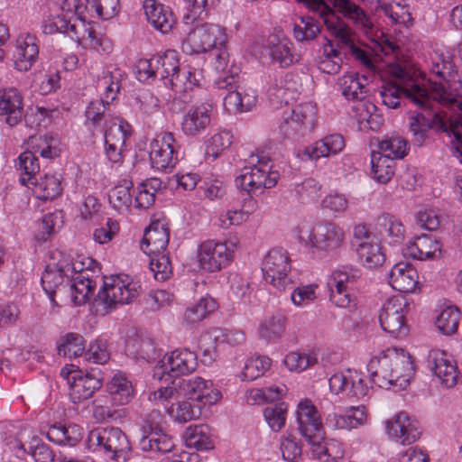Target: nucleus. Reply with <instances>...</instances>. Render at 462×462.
<instances>
[{
	"label": "nucleus",
	"instance_id": "obj_39",
	"mask_svg": "<svg viewBox=\"0 0 462 462\" xmlns=\"http://www.w3.org/2000/svg\"><path fill=\"white\" fill-rule=\"evenodd\" d=\"M110 402L116 406L128 403L134 393L131 382L122 374H116L107 383Z\"/></svg>",
	"mask_w": 462,
	"mask_h": 462
},
{
	"label": "nucleus",
	"instance_id": "obj_10",
	"mask_svg": "<svg viewBox=\"0 0 462 462\" xmlns=\"http://www.w3.org/2000/svg\"><path fill=\"white\" fill-rule=\"evenodd\" d=\"M251 157L252 165L245 166L235 180L237 189L246 191L247 194L262 193L265 189H271L277 184L280 178L279 171L273 170L270 159L264 156Z\"/></svg>",
	"mask_w": 462,
	"mask_h": 462
},
{
	"label": "nucleus",
	"instance_id": "obj_36",
	"mask_svg": "<svg viewBox=\"0 0 462 462\" xmlns=\"http://www.w3.org/2000/svg\"><path fill=\"white\" fill-rule=\"evenodd\" d=\"M439 241L430 236L422 235L410 242L403 250L404 255L419 261L432 260L440 254Z\"/></svg>",
	"mask_w": 462,
	"mask_h": 462
},
{
	"label": "nucleus",
	"instance_id": "obj_14",
	"mask_svg": "<svg viewBox=\"0 0 462 462\" xmlns=\"http://www.w3.org/2000/svg\"><path fill=\"white\" fill-rule=\"evenodd\" d=\"M405 309L406 302L402 297H393L385 301L381 310V327L394 337H403L409 333L405 321Z\"/></svg>",
	"mask_w": 462,
	"mask_h": 462
},
{
	"label": "nucleus",
	"instance_id": "obj_8",
	"mask_svg": "<svg viewBox=\"0 0 462 462\" xmlns=\"http://www.w3.org/2000/svg\"><path fill=\"white\" fill-rule=\"evenodd\" d=\"M141 286L128 275L116 274L105 277L96 302L108 313L118 306L129 304L139 295Z\"/></svg>",
	"mask_w": 462,
	"mask_h": 462
},
{
	"label": "nucleus",
	"instance_id": "obj_4",
	"mask_svg": "<svg viewBox=\"0 0 462 462\" xmlns=\"http://www.w3.org/2000/svg\"><path fill=\"white\" fill-rule=\"evenodd\" d=\"M388 73L393 81L384 83L380 88V97L388 108H397L402 98L410 100L417 106H427L428 89L421 87L409 70L396 63H389Z\"/></svg>",
	"mask_w": 462,
	"mask_h": 462
},
{
	"label": "nucleus",
	"instance_id": "obj_13",
	"mask_svg": "<svg viewBox=\"0 0 462 462\" xmlns=\"http://www.w3.org/2000/svg\"><path fill=\"white\" fill-rule=\"evenodd\" d=\"M300 238L307 239L310 246L318 251L331 253L344 243L345 232L342 227L332 222H322L306 231L300 229Z\"/></svg>",
	"mask_w": 462,
	"mask_h": 462
},
{
	"label": "nucleus",
	"instance_id": "obj_38",
	"mask_svg": "<svg viewBox=\"0 0 462 462\" xmlns=\"http://www.w3.org/2000/svg\"><path fill=\"white\" fill-rule=\"evenodd\" d=\"M125 74L120 69L104 71L98 78L97 87L102 92V97L106 104L114 101L121 88V83Z\"/></svg>",
	"mask_w": 462,
	"mask_h": 462
},
{
	"label": "nucleus",
	"instance_id": "obj_58",
	"mask_svg": "<svg viewBox=\"0 0 462 462\" xmlns=\"http://www.w3.org/2000/svg\"><path fill=\"white\" fill-rule=\"evenodd\" d=\"M59 355H62L68 358L84 356L85 340L83 337L76 333H69L63 338L62 342L58 346Z\"/></svg>",
	"mask_w": 462,
	"mask_h": 462
},
{
	"label": "nucleus",
	"instance_id": "obj_20",
	"mask_svg": "<svg viewBox=\"0 0 462 462\" xmlns=\"http://www.w3.org/2000/svg\"><path fill=\"white\" fill-rule=\"evenodd\" d=\"M328 383L330 392L336 395L362 398L369 392L362 374L355 370L336 373L329 378Z\"/></svg>",
	"mask_w": 462,
	"mask_h": 462
},
{
	"label": "nucleus",
	"instance_id": "obj_12",
	"mask_svg": "<svg viewBox=\"0 0 462 462\" xmlns=\"http://www.w3.org/2000/svg\"><path fill=\"white\" fill-rule=\"evenodd\" d=\"M262 272L265 282L279 291L286 290L292 283L289 276L290 257L282 248H273L267 253L262 263Z\"/></svg>",
	"mask_w": 462,
	"mask_h": 462
},
{
	"label": "nucleus",
	"instance_id": "obj_55",
	"mask_svg": "<svg viewBox=\"0 0 462 462\" xmlns=\"http://www.w3.org/2000/svg\"><path fill=\"white\" fill-rule=\"evenodd\" d=\"M18 161V169L23 172L20 178L21 183L24 186L34 183V176L40 171L36 154L32 151L23 152L20 154Z\"/></svg>",
	"mask_w": 462,
	"mask_h": 462
},
{
	"label": "nucleus",
	"instance_id": "obj_32",
	"mask_svg": "<svg viewBox=\"0 0 462 462\" xmlns=\"http://www.w3.org/2000/svg\"><path fill=\"white\" fill-rule=\"evenodd\" d=\"M170 239L167 225L160 220L153 221L145 229L141 248L147 254H158L166 250Z\"/></svg>",
	"mask_w": 462,
	"mask_h": 462
},
{
	"label": "nucleus",
	"instance_id": "obj_52",
	"mask_svg": "<svg viewBox=\"0 0 462 462\" xmlns=\"http://www.w3.org/2000/svg\"><path fill=\"white\" fill-rule=\"evenodd\" d=\"M372 174L378 182H388L394 174V161L377 152L371 155Z\"/></svg>",
	"mask_w": 462,
	"mask_h": 462
},
{
	"label": "nucleus",
	"instance_id": "obj_56",
	"mask_svg": "<svg viewBox=\"0 0 462 462\" xmlns=\"http://www.w3.org/2000/svg\"><path fill=\"white\" fill-rule=\"evenodd\" d=\"M378 149L377 152L394 161L407 154L408 143L401 136L387 137L379 143Z\"/></svg>",
	"mask_w": 462,
	"mask_h": 462
},
{
	"label": "nucleus",
	"instance_id": "obj_31",
	"mask_svg": "<svg viewBox=\"0 0 462 462\" xmlns=\"http://www.w3.org/2000/svg\"><path fill=\"white\" fill-rule=\"evenodd\" d=\"M102 380L93 374L77 372L68 377L70 399L76 403L90 398L102 386Z\"/></svg>",
	"mask_w": 462,
	"mask_h": 462
},
{
	"label": "nucleus",
	"instance_id": "obj_60",
	"mask_svg": "<svg viewBox=\"0 0 462 462\" xmlns=\"http://www.w3.org/2000/svg\"><path fill=\"white\" fill-rule=\"evenodd\" d=\"M300 23L293 24V37L298 42H309L320 32L319 22L311 16H301Z\"/></svg>",
	"mask_w": 462,
	"mask_h": 462
},
{
	"label": "nucleus",
	"instance_id": "obj_50",
	"mask_svg": "<svg viewBox=\"0 0 462 462\" xmlns=\"http://www.w3.org/2000/svg\"><path fill=\"white\" fill-rule=\"evenodd\" d=\"M216 309L217 302L213 298L209 296L202 297L199 301L187 308L183 319L188 324H197Z\"/></svg>",
	"mask_w": 462,
	"mask_h": 462
},
{
	"label": "nucleus",
	"instance_id": "obj_27",
	"mask_svg": "<svg viewBox=\"0 0 462 462\" xmlns=\"http://www.w3.org/2000/svg\"><path fill=\"white\" fill-rule=\"evenodd\" d=\"M39 55L38 40L35 35L21 34L16 40L13 60L14 69L26 72L35 63Z\"/></svg>",
	"mask_w": 462,
	"mask_h": 462
},
{
	"label": "nucleus",
	"instance_id": "obj_37",
	"mask_svg": "<svg viewBox=\"0 0 462 462\" xmlns=\"http://www.w3.org/2000/svg\"><path fill=\"white\" fill-rule=\"evenodd\" d=\"M201 74L195 68L185 65L180 66L174 75L165 82L176 94L188 93L199 86Z\"/></svg>",
	"mask_w": 462,
	"mask_h": 462
},
{
	"label": "nucleus",
	"instance_id": "obj_26",
	"mask_svg": "<svg viewBox=\"0 0 462 462\" xmlns=\"http://www.w3.org/2000/svg\"><path fill=\"white\" fill-rule=\"evenodd\" d=\"M212 106L208 103L191 106L184 114L181 131L187 136H198L203 134L211 122Z\"/></svg>",
	"mask_w": 462,
	"mask_h": 462
},
{
	"label": "nucleus",
	"instance_id": "obj_6",
	"mask_svg": "<svg viewBox=\"0 0 462 462\" xmlns=\"http://www.w3.org/2000/svg\"><path fill=\"white\" fill-rule=\"evenodd\" d=\"M431 73L439 80H430L428 93L430 98L448 111H462V82L451 61L438 57L432 64Z\"/></svg>",
	"mask_w": 462,
	"mask_h": 462
},
{
	"label": "nucleus",
	"instance_id": "obj_59",
	"mask_svg": "<svg viewBox=\"0 0 462 462\" xmlns=\"http://www.w3.org/2000/svg\"><path fill=\"white\" fill-rule=\"evenodd\" d=\"M279 131L283 138L294 139L304 136L312 130L300 123V121H296L295 117L291 116L289 108H286L282 113V121L280 124Z\"/></svg>",
	"mask_w": 462,
	"mask_h": 462
},
{
	"label": "nucleus",
	"instance_id": "obj_21",
	"mask_svg": "<svg viewBox=\"0 0 462 462\" xmlns=\"http://www.w3.org/2000/svg\"><path fill=\"white\" fill-rule=\"evenodd\" d=\"M179 392L181 396L197 402L199 405H211L220 399V393L214 388L210 380L200 376L182 379L179 383Z\"/></svg>",
	"mask_w": 462,
	"mask_h": 462
},
{
	"label": "nucleus",
	"instance_id": "obj_33",
	"mask_svg": "<svg viewBox=\"0 0 462 462\" xmlns=\"http://www.w3.org/2000/svg\"><path fill=\"white\" fill-rule=\"evenodd\" d=\"M143 6L148 22L162 33L169 32L175 24V17L169 6L157 0H143Z\"/></svg>",
	"mask_w": 462,
	"mask_h": 462
},
{
	"label": "nucleus",
	"instance_id": "obj_64",
	"mask_svg": "<svg viewBox=\"0 0 462 462\" xmlns=\"http://www.w3.org/2000/svg\"><path fill=\"white\" fill-rule=\"evenodd\" d=\"M288 406L284 402L276 403L263 410V416L273 431H279L285 425Z\"/></svg>",
	"mask_w": 462,
	"mask_h": 462
},
{
	"label": "nucleus",
	"instance_id": "obj_61",
	"mask_svg": "<svg viewBox=\"0 0 462 462\" xmlns=\"http://www.w3.org/2000/svg\"><path fill=\"white\" fill-rule=\"evenodd\" d=\"M459 319V310L456 306H448L437 317L436 325L444 335H452L457 329Z\"/></svg>",
	"mask_w": 462,
	"mask_h": 462
},
{
	"label": "nucleus",
	"instance_id": "obj_45",
	"mask_svg": "<svg viewBox=\"0 0 462 462\" xmlns=\"http://www.w3.org/2000/svg\"><path fill=\"white\" fill-rule=\"evenodd\" d=\"M356 251L359 261L369 269L382 265L385 260L381 244L377 240L359 244Z\"/></svg>",
	"mask_w": 462,
	"mask_h": 462
},
{
	"label": "nucleus",
	"instance_id": "obj_5",
	"mask_svg": "<svg viewBox=\"0 0 462 462\" xmlns=\"http://www.w3.org/2000/svg\"><path fill=\"white\" fill-rule=\"evenodd\" d=\"M388 73L393 81L384 83L380 88V97L388 108H397L402 98L410 100L417 106H427L428 89L421 87L409 70L396 63H389Z\"/></svg>",
	"mask_w": 462,
	"mask_h": 462
},
{
	"label": "nucleus",
	"instance_id": "obj_2",
	"mask_svg": "<svg viewBox=\"0 0 462 462\" xmlns=\"http://www.w3.org/2000/svg\"><path fill=\"white\" fill-rule=\"evenodd\" d=\"M367 371L372 383L378 387L402 390L409 384L415 370L410 354L402 348L393 347L373 357L367 365Z\"/></svg>",
	"mask_w": 462,
	"mask_h": 462
},
{
	"label": "nucleus",
	"instance_id": "obj_43",
	"mask_svg": "<svg viewBox=\"0 0 462 462\" xmlns=\"http://www.w3.org/2000/svg\"><path fill=\"white\" fill-rule=\"evenodd\" d=\"M311 452L321 462H338L345 454L342 444L335 439H324L311 445Z\"/></svg>",
	"mask_w": 462,
	"mask_h": 462
},
{
	"label": "nucleus",
	"instance_id": "obj_18",
	"mask_svg": "<svg viewBox=\"0 0 462 462\" xmlns=\"http://www.w3.org/2000/svg\"><path fill=\"white\" fill-rule=\"evenodd\" d=\"M234 251L226 243L207 240L199 248V262L200 267L210 273L225 268L233 260Z\"/></svg>",
	"mask_w": 462,
	"mask_h": 462
},
{
	"label": "nucleus",
	"instance_id": "obj_7",
	"mask_svg": "<svg viewBox=\"0 0 462 462\" xmlns=\"http://www.w3.org/2000/svg\"><path fill=\"white\" fill-rule=\"evenodd\" d=\"M42 31L45 34L57 32L67 34L72 40L88 46L99 53H110L113 50L112 42L97 33L89 24L82 22L77 23L76 20L71 23V20H68L60 14L45 21Z\"/></svg>",
	"mask_w": 462,
	"mask_h": 462
},
{
	"label": "nucleus",
	"instance_id": "obj_44",
	"mask_svg": "<svg viewBox=\"0 0 462 462\" xmlns=\"http://www.w3.org/2000/svg\"><path fill=\"white\" fill-rule=\"evenodd\" d=\"M69 288L72 302L76 306H82L94 294L95 282L85 273H80L71 277Z\"/></svg>",
	"mask_w": 462,
	"mask_h": 462
},
{
	"label": "nucleus",
	"instance_id": "obj_48",
	"mask_svg": "<svg viewBox=\"0 0 462 462\" xmlns=\"http://www.w3.org/2000/svg\"><path fill=\"white\" fill-rule=\"evenodd\" d=\"M341 94L348 100L362 99L366 93L365 84L361 81L357 73H346L337 80Z\"/></svg>",
	"mask_w": 462,
	"mask_h": 462
},
{
	"label": "nucleus",
	"instance_id": "obj_47",
	"mask_svg": "<svg viewBox=\"0 0 462 462\" xmlns=\"http://www.w3.org/2000/svg\"><path fill=\"white\" fill-rule=\"evenodd\" d=\"M162 180L157 178L148 179L142 182L137 187L134 197L135 208L140 209L151 208L154 204L156 193L162 189Z\"/></svg>",
	"mask_w": 462,
	"mask_h": 462
},
{
	"label": "nucleus",
	"instance_id": "obj_11",
	"mask_svg": "<svg viewBox=\"0 0 462 462\" xmlns=\"http://www.w3.org/2000/svg\"><path fill=\"white\" fill-rule=\"evenodd\" d=\"M138 445L142 451L157 456L168 454L174 449L173 439L162 428L160 411H152L143 419Z\"/></svg>",
	"mask_w": 462,
	"mask_h": 462
},
{
	"label": "nucleus",
	"instance_id": "obj_29",
	"mask_svg": "<svg viewBox=\"0 0 462 462\" xmlns=\"http://www.w3.org/2000/svg\"><path fill=\"white\" fill-rule=\"evenodd\" d=\"M23 116L22 94L16 88L0 91V117L10 126L16 125Z\"/></svg>",
	"mask_w": 462,
	"mask_h": 462
},
{
	"label": "nucleus",
	"instance_id": "obj_54",
	"mask_svg": "<svg viewBox=\"0 0 462 462\" xmlns=\"http://www.w3.org/2000/svg\"><path fill=\"white\" fill-rule=\"evenodd\" d=\"M133 188V182L129 180H124L122 183L114 187L109 194L108 199L112 207L117 211L126 210L132 204V194L130 192Z\"/></svg>",
	"mask_w": 462,
	"mask_h": 462
},
{
	"label": "nucleus",
	"instance_id": "obj_41",
	"mask_svg": "<svg viewBox=\"0 0 462 462\" xmlns=\"http://www.w3.org/2000/svg\"><path fill=\"white\" fill-rule=\"evenodd\" d=\"M185 442L188 448L196 450H210L214 448L209 428L199 424L189 426L185 431Z\"/></svg>",
	"mask_w": 462,
	"mask_h": 462
},
{
	"label": "nucleus",
	"instance_id": "obj_24",
	"mask_svg": "<svg viewBox=\"0 0 462 462\" xmlns=\"http://www.w3.org/2000/svg\"><path fill=\"white\" fill-rule=\"evenodd\" d=\"M427 363L429 369L443 386L451 388L457 384V366L446 352L431 350L429 353Z\"/></svg>",
	"mask_w": 462,
	"mask_h": 462
},
{
	"label": "nucleus",
	"instance_id": "obj_42",
	"mask_svg": "<svg viewBox=\"0 0 462 462\" xmlns=\"http://www.w3.org/2000/svg\"><path fill=\"white\" fill-rule=\"evenodd\" d=\"M60 174H45L39 180H34V192L41 200L53 199L59 197L63 186Z\"/></svg>",
	"mask_w": 462,
	"mask_h": 462
},
{
	"label": "nucleus",
	"instance_id": "obj_49",
	"mask_svg": "<svg viewBox=\"0 0 462 462\" xmlns=\"http://www.w3.org/2000/svg\"><path fill=\"white\" fill-rule=\"evenodd\" d=\"M326 43L323 45L322 54L319 57V69L327 74H337L342 64V57L340 51L333 45V42L325 39Z\"/></svg>",
	"mask_w": 462,
	"mask_h": 462
},
{
	"label": "nucleus",
	"instance_id": "obj_15",
	"mask_svg": "<svg viewBox=\"0 0 462 462\" xmlns=\"http://www.w3.org/2000/svg\"><path fill=\"white\" fill-rule=\"evenodd\" d=\"M198 366L197 355L187 349L178 348L166 354L161 361V365L155 368L154 377L162 379L163 374L171 377L190 374Z\"/></svg>",
	"mask_w": 462,
	"mask_h": 462
},
{
	"label": "nucleus",
	"instance_id": "obj_51",
	"mask_svg": "<svg viewBox=\"0 0 462 462\" xmlns=\"http://www.w3.org/2000/svg\"><path fill=\"white\" fill-rule=\"evenodd\" d=\"M287 319L282 314H276L260 326V337L269 342H277L285 332Z\"/></svg>",
	"mask_w": 462,
	"mask_h": 462
},
{
	"label": "nucleus",
	"instance_id": "obj_16",
	"mask_svg": "<svg viewBox=\"0 0 462 462\" xmlns=\"http://www.w3.org/2000/svg\"><path fill=\"white\" fill-rule=\"evenodd\" d=\"M177 142L171 133L158 134L150 144V161L152 168L168 171L178 162Z\"/></svg>",
	"mask_w": 462,
	"mask_h": 462
},
{
	"label": "nucleus",
	"instance_id": "obj_62",
	"mask_svg": "<svg viewBox=\"0 0 462 462\" xmlns=\"http://www.w3.org/2000/svg\"><path fill=\"white\" fill-rule=\"evenodd\" d=\"M318 363L315 353L290 352L283 359L284 365L291 372L300 373Z\"/></svg>",
	"mask_w": 462,
	"mask_h": 462
},
{
	"label": "nucleus",
	"instance_id": "obj_63",
	"mask_svg": "<svg viewBox=\"0 0 462 462\" xmlns=\"http://www.w3.org/2000/svg\"><path fill=\"white\" fill-rule=\"evenodd\" d=\"M76 264L73 263V260L69 255L65 254L61 251L55 250L51 252L48 268H52L54 271L60 273L64 277L69 278L78 271Z\"/></svg>",
	"mask_w": 462,
	"mask_h": 462
},
{
	"label": "nucleus",
	"instance_id": "obj_3",
	"mask_svg": "<svg viewBox=\"0 0 462 462\" xmlns=\"http://www.w3.org/2000/svg\"><path fill=\"white\" fill-rule=\"evenodd\" d=\"M302 4L310 12L317 15L328 32L339 42L349 49L351 55L372 74L380 73L383 64L377 63L369 51L356 46L353 42V32L349 25L338 17L324 0H295Z\"/></svg>",
	"mask_w": 462,
	"mask_h": 462
},
{
	"label": "nucleus",
	"instance_id": "obj_35",
	"mask_svg": "<svg viewBox=\"0 0 462 462\" xmlns=\"http://www.w3.org/2000/svg\"><path fill=\"white\" fill-rule=\"evenodd\" d=\"M389 283L400 292H413L418 284V273L411 264L398 263L390 272Z\"/></svg>",
	"mask_w": 462,
	"mask_h": 462
},
{
	"label": "nucleus",
	"instance_id": "obj_9",
	"mask_svg": "<svg viewBox=\"0 0 462 462\" xmlns=\"http://www.w3.org/2000/svg\"><path fill=\"white\" fill-rule=\"evenodd\" d=\"M86 443L89 450L103 453L115 461H125L131 450L127 436L116 427L97 428L90 430Z\"/></svg>",
	"mask_w": 462,
	"mask_h": 462
},
{
	"label": "nucleus",
	"instance_id": "obj_1",
	"mask_svg": "<svg viewBox=\"0 0 462 462\" xmlns=\"http://www.w3.org/2000/svg\"><path fill=\"white\" fill-rule=\"evenodd\" d=\"M435 102L429 96L427 106H419L423 112H413L409 117V129L412 143L420 147L429 136L431 128L453 136L457 143L456 150L462 153V114L458 111L439 112L434 108Z\"/></svg>",
	"mask_w": 462,
	"mask_h": 462
},
{
	"label": "nucleus",
	"instance_id": "obj_34",
	"mask_svg": "<svg viewBox=\"0 0 462 462\" xmlns=\"http://www.w3.org/2000/svg\"><path fill=\"white\" fill-rule=\"evenodd\" d=\"M367 413L365 406H350L344 413L333 412L326 418L328 427L334 430H351L366 422Z\"/></svg>",
	"mask_w": 462,
	"mask_h": 462
},
{
	"label": "nucleus",
	"instance_id": "obj_23",
	"mask_svg": "<svg viewBox=\"0 0 462 462\" xmlns=\"http://www.w3.org/2000/svg\"><path fill=\"white\" fill-rule=\"evenodd\" d=\"M326 4L340 17L350 21L357 28L369 33L373 22L365 11L352 0H324Z\"/></svg>",
	"mask_w": 462,
	"mask_h": 462
},
{
	"label": "nucleus",
	"instance_id": "obj_28",
	"mask_svg": "<svg viewBox=\"0 0 462 462\" xmlns=\"http://www.w3.org/2000/svg\"><path fill=\"white\" fill-rule=\"evenodd\" d=\"M345 146V139L340 134H331L305 147L302 155L308 160L318 161L339 153Z\"/></svg>",
	"mask_w": 462,
	"mask_h": 462
},
{
	"label": "nucleus",
	"instance_id": "obj_46",
	"mask_svg": "<svg viewBox=\"0 0 462 462\" xmlns=\"http://www.w3.org/2000/svg\"><path fill=\"white\" fill-rule=\"evenodd\" d=\"M13 448L28 453L35 462H56V459L59 458V454L53 453L50 447L42 443L38 437L32 438L28 448L21 440H15Z\"/></svg>",
	"mask_w": 462,
	"mask_h": 462
},
{
	"label": "nucleus",
	"instance_id": "obj_17",
	"mask_svg": "<svg viewBox=\"0 0 462 462\" xmlns=\"http://www.w3.org/2000/svg\"><path fill=\"white\" fill-rule=\"evenodd\" d=\"M187 41L190 45V53H200L224 46L226 35L219 25L206 23L197 25L189 33Z\"/></svg>",
	"mask_w": 462,
	"mask_h": 462
},
{
	"label": "nucleus",
	"instance_id": "obj_25",
	"mask_svg": "<svg viewBox=\"0 0 462 462\" xmlns=\"http://www.w3.org/2000/svg\"><path fill=\"white\" fill-rule=\"evenodd\" d=\"M386 432L391 439L402 445L415 442L420 435L417 423L404 412L386 421Z\"/></svg>",
	"mask_w": 462,
	"mask_h": 462
},
{
	"label": "nucleus",
	"instance_id": "obj_19",
	"mask_svg": "<svg viewBox=\"0 0 462 462\" xmlns=\"http://www.w3.org/2000/svg\"><path fill=\"white\" fill-rule=\"evenodd\" d=\"M177 51L168 50L162 55L152 56L150 60H141L138 65L140 75L146 79H158L164 83L170 79L180 67Z\"/></svg>",
	"mask_w": 462,
	"mask_h": 462
},
{
	"label": "nucleus",
	"instance_id": "obj_40",
	"mask_svg": "<svg viewBox=\"0 0 462 462\" xmlns=\"http://www.w3.org/2000/svg\"><path fill=\"white\" fill-rule=\"evenodd\" d=\"M291 43L288 40H279L276 35H272L267 40V47L272 60L282 68H288L296 60L291 51Z\"/></svg>",
	"mask_w": 462,
	"mask_h": 462
},
{
	"label": "nucleus",
	"instance_id": "obj_30",
	"mask_svg": "<svg viewBox=\"0 0 462 462\" xmlns=\"http://www.w3.org/2000/svg\"><path fill=\"white\" fill-rule=\"evenodd\" d=\"M374 230L380 238L390 245L402 243L406 232L402 220L389 213H383L377 217Z\"/></svg>",
	"mask_w": 462,
	"mask_h": 462
},
{
	"label": "nucleus",
	"instance_id": "obj_57",
	"mask_svg": "<svg viewBox=\"0 0 462 462\" xmlns=\"http://www.w3.org/2000/svg\"><path fill=\"white\" fill-rule=\"evenodd\" d=\"M272 360L265 356H257L248 358L241 372L243 381H253L265 374L271 367Z\"/></svg>",
	"mask_w": 462,
	"mask_h": 462
},
{
	"label": "nucleus",
	"instance_id": "obj_53",
	"mask_svg": "<svg viewBox=\"0 0 462 462\" xmlns=\"http://www.w3.org/2000/svg\"><path fill=\"white\" fill-rule=\"evenodd\" d=\"M167 412L175 421L186 423L199 418L201 405H193L186 401L177 402L167 408Z\"/></svg>",
	"mask_w": 462,
	"mask_h": 462
},
{
	"label": "nucleus",
	"instance_id": "obj_22",
	"mask_svg": "<svg viewBox=\"0 0 462 462\" xmlns=\"http://www.w3.org/2000/svg\"><path fill=\"white\" fill-rule=\"evenodd\" d=\"M297 421L300 435L312 445L322 440L323 426L315 406L310 401L300 402L297 410Z\"/></svg>",
	"mask_w": 462,
	"mask_h": 462
}]
</instances>
